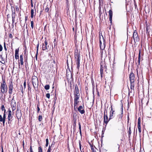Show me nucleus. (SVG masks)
Segmentation results:
<instances>
[{
    "label": "nucleus",
    "mask_w": 152,
    "mask_h": 152,
    "mask_svg": "<svg viewBox=\"0 0 152 152\" xmlns=\"http://www.w3.org/2000/svg\"><path fill=\"white\" fill-rule=\"evenodd\" d=\"M2 82L1 84L0 89H1V93L3 95L7 93V87L5 80L2 78Z\"/></svg>",
    "instance_id": "f257e3e1"
},
{
    "label": "nucleus",
    "mask_w": 152,
    "mask_h": 152,
    "mask_svg": "<svg viewBox=\"0 0 152 152\" xmlns=\"http://www.w3.org/2000/svg\"><path fill=\"white\" fill-rule=\"evenodd\" d=\"M75 60L77 64V68L79 69L80 67V54L78 50H77L75 51Z\"/></svg>",
    "instance_id": "f03ea898"
},
{
    "label": "nucleus",
    "mask_w": 152,
    "mask_h": 152,
    "mask_svg": "<svg viewBox=\"0 0 152 152\" xmlns=\"http://www.w3.org/2000/svg\"><path fill=\"white\" fill-rule=\"evenodd\" d=\"M32 82L33 86L36 90V88H37L39 84V81L37 77L36 76L32 77Z\"/></svg>",
    "instance_id": "7ed1b4c3"
},
{
    "label": "nucleus",
    "mask_w": 152,
    "mask_h": 152,
    "mask_svg": "<svg viewBox=\"0 0 152 152\" xmlns=\"http://www.w3.org/2000/svg\"><path fill=\"white\" fill-rule=\"evenodd\" d=\"M99 41L100 42V47L101 50H103L105 47V41L103 36L99 37Z\"/></svg>",
    "instance_id": "20e7f679"
},
{
    "label": "nucleus",
    "mask_w": 152,
    "mask_h": 152,
    "mask_svg": "<svg viewBox=\"0 0 152 152\" xmlns=\"http://www.w3.org/2000/svg\"><path fill=\"white\" fill-rule=\"evenodd\" d=\"M107 113V111L105 109L104 112V122L106 124L108 123L109 121L110 120H109V119H108Z\"/></svg>",
    "instance_id": "39448f33"
},
{
    "label": "nucleus",
    "mask_w": 152,
    "mask_h": 152,
    "mask_svg": "<svg viewBox=\"0 0 152 152\" xmlns=\"http://www.w3.org/2000/svg\"><path fill=\"white\" fill-rule=\"evenodd\" d=\"M14 96L11 101V107L12 109V111L13 113V111L16 109V103L14 99Z\"/></svg>",
    "instance_id": "423d86ee"
},
{
    "label": "nucleus",
    "mask_w": 152,
    "mask_h": 152,
    "mask_svg": "<svg viewBox=\"0 0 152 152\" xmlns=\"http://www.w3.org/2000/svg\"><path fill=\"white\" fill-rule=\"evenodd\" d=\"M9 88V93L10 94H11L12 92V91L13 89V85L12 81H11L9 84V85L8 86Z\"/></svg>",
    "instance_id": "0eeeda50"
},
{
    "label": "nucleus",
    "mask_w": 152,
    "mask_h": 152,
    "mask_svg": "<svg viewBox=\"0 0 152 152\" xmlns=\"http://www.w3.org/2000/svg\"><path fill=\"white\" fill-rule=\"evenodd\" d=\"M133 37L135 42H137L139 41V39L138 34L136 32L134 31L133 34Z\"/></svg>",
    "instance_id": "6e6552de"
},
{
    "label": "nucleus",
    "mask_w": 152,
    "mask_h": 152,
    "mask_svg": "<svg viewBox=\"0 0 152 152\" xmlns=\"http://www.w3.org/2000/svg\"><path fill=\"white\" fill-rule=\"evenodd\" d=\"M77 110L81 114H83L85 112L83 105V106L80 105L77 108Z\"/></svg>",
    "instance_id": "1a4fd4ad"
},
{
    "label": "nucleus",
    "mask_w": 152,
    "mask_h": 152,
    "mask_svg": "<svg viewBox=\"0 0 152 152\" xmlns=\"http://www.w3.org/2000/svg\"><path fill=\"white\" fill-rule=\"evenodd\" d=\"M134 75L133 72H131L129 75L130 80L131 83H133L134 78Z\"/></svg>",
    "instance_id": "9d476101"
},
{
    "label": "nucleus",
    "mask_w": 152,
    "mask_h": 152,
    "mask_svg": "<svg viewBox=\"0 0 152 152\" xmlns=\"http://www.w3.org/2000/svg\"><path fill=\"white\" fill-rule=\"evenodd\" d=\"M6 118V116H5V115H3L2 117V115L0 114V122H2L4 126V125Z\"/></svg>",
    "instance_id": "9b49d317"
},
{
    "label": "nucleus",
    "mask_w": 152,
    "mask_h": 152,
    "mask_svg": "<svg viewBox=\"0 0 152 152\" xmlns=\"http://www.w3.org/2000/svg\"><path fill=\"white\" fill-rule=\"evenodd\" d=\"M47 44H48V42L46 41H45L44 43L42 44V50H48V48L47 46Z\"/></svg>",
    "instance_id": "f8f14e48"
},
{
    "label": "nucleus",
    "mask_w": 152,
    "mask_h": 152,
    "mask_svg": "<svg viewBox=\"0 0 152 152\" xmlns=\"http://www.w3.org/2000/svg\"><path fill=\"white\" fill-rule=\"evenodd\" d=\"M114 112L115 111L113 110V108H112V106H111V111L110 113L109 120L112 119L113 118L114 113Z\"/></svg>",
    "instance_id": "ddd939ff"
},
{
    "label": "nucleus",
    "mask_w": 152,
    "mask_h": 152,
    "mask_svg": "<svg viewBox=\"0 0 152 152\" xmlns=\"http://www.w3.org/2000/svg\"><path fill=\"white\" fill-rule=\"evenodd\" d=\"M16 117H17L18 119L19 120V119L22 116V113L21 111H16Z\"/></svg>",
    "instance_id": "4468645a"
},
{
    "label": "nucleus",
    "mask_w": 152,
    "mask_h": 152,
    "mask_svg": "<svg viewBox=\"0 0 152 152\" xmlns=\"http://www.w3.org/2000/svg\"><path fill=\"white\" fill-rule=\"evenodd\" d=\"M8 115L7 117V119L8 120L10 121L11 119H12V112L11 110L9 109L8 111Z\"/></svg>",
    "instance_id": "2eb2a0df"
},
{
    "label": "nucleus",
    "mask_w": 152,
    "mask_h": 152,
    "mask_svg": "<svg viewBox=\"0 0 152 152\" xmlns=\"http://www.w3.org/2000/svg\"><path fill=\"white\" fill-rule=\"evenodd\" d=\"M109 20L111 22H112V18L113 16V12L111 10H110L109 11Z\"/></svg>",
    "instance_id": "dca6fc26"
},
{
    "label": "nucleus",
    "mask_w": 152,
    "mask_h": 152,
    "mask_svg": "<svg viewBox=\"0 0 152 152\" xmlns=\"http://www.w3.org/2000/svg\"><path fill=\"white\" fill-rule=\"evenodd\" d=\"M75 91L74 93V95H77L80 94L79 92V89L77 84L75 86Z\"/></svg>",
    "instance_id": "f3484780"
},
{
    "label": "nucleus",
    "mask_w": 152,
    "mask_h": 152,
    "mask_svg": "<svg viewBox=\"0 0 152 152\" xmlns=\"http://www.w3.org/2000/svg\"><path fill=\"white\" fill-rule=\"evenodd\" d=\"M19 49H16L15 50V58L16 59L19 58L18 55Z\"/></svg>",
    "instance_id": "a211bd4d"
},
{
    "label": "nucleus",
    "mask_w": 152,
    "mask_h": 152,
    "mask_svg": "<svg viewBox=\"0 0 152 152\" xmlns=\"http://www.w3.org/2000/svg\"><path fill=\"white\" fill-rule=\"evenodd\" d=\"M123 104H121V114H120L119 115H118V117H119V119H118V120H121V118H122V117H123Z\"/></svg>",
    "instance_id": "6ab92c4d"
},
{
    "label": "nucleus",
    "mask_w": 152,
    "mask_h": 152,
    "mask_svg": "<svg viewBox=\"0 0 152 152\" xmlns=\"http://www.w3.org/2000/svg\"><path fill=\"white\" fill-rule=\"evenodd\" d=\"M20 61L21 65H23V55H21L20 56Z\"/></svg>",
    "instance_id": "aec40b11"
},
{
    "label": "nucleus",
    "mask_w": 152,
    "mask_h": 152,
    "mask_svg": "<svg viewBox=\"0 0 152 152\" xmlns=\"http://www.w3.org/2000/svg\"><path fill=\"white\" fill-rule=\"evenodd\" d=\"M78 102L79 101H78L74 100V108L75 109V108H77V105Z\"/></svg>",
    "instance_id": "412c9836"
},
{
    "label": "nucleus",
    "mask_w": 152,
    "mask_h": 152,
    "mask_svg": "<svg viewBox=\"0 0 152 152\" xmlns=\"http://www.w3.org/2000/svg\"><path fill=\"white\" fill-rule=\"evenodd\" d=\"M134 90H129V95L130 96V95L131 94L132 96H133L134 95Z\"/></svg>",
    "instance_id": "4be33fe9"
},
{
    "label": "nucleus",
    "mask_w": 152,
    "mask_h": 152,
    "mask_svg": "<svg viewBox=\"0 0 152 152\" xmlns=\"http://www.w3.org/2000/svg\"><path fill=\"white\" fill-rule=\"evenodd\" d=\"M79 96L80 94H79L78 95H74V100L78 101L79 98Z\"/></svg>",
    "instance_id": "5701e85b"
},
{
    "label": "nucleus",
    "mask_w": 152,
    "mask_h": 152,
    "mask_svg": "<svg viewBox=\"0 0 152 152\" xmlns=\"http://www.w3.org/2000/svg\"><path fill=\"white\" fill-rule=\"evenodd\" d=\"M34 10L33 9H31V16L32 18H33L34 16Z\"/></svg>",
    "instance_id": "b1692460"
},
{
    "label": "nucleus",
    "mask_w": 152,
    "mask_h": 152,
    "mask_svg": "<svg viewBox=\"0 0 152 152\" xmlns=\"http://www.w3.org/2000/svg\"><path fill=\"white\" fill-rule=\"evenodd\" d=\"M15 14H12V23H14L15 21Z\"/></svg>",
    "instance_id": "393cba45"
},
{
    "label": "nucleus",
    "mask_w": 152,
    "mask_h": 152,
    "mask_svg": "<svg viewBox=\"0 0 152 152\" xmlns=\"http://www.w3.org/2000/svg\"><path fill=\"white\" fill-rule=\"evenodd\" d=\"M134 86L133 83H131L130 90H134Z\"/></svg>",
    "instance_id": "a878e982"
},
{
    "label": "nucleus",
    "mask_w": 152,
    "mask_h": 152,
    "mask_svg": "<svg viewBox=\"0 0 152 152\" xmlns=\"http://www.w3.org/2000/svg\"><path fill=\"white\" fill-rule=\"evenodd\" d=\"M140 118H139L138 119V127H140Z\"/></svg>",
    "instance_id": "bb28decb"
},
{
    "label": "nucleus",
    "mask_w": 152,
    "mask_h": 152,
    "mask_svg": "<svg viewBox=\"0 0 152 152\" xmlns=\"http://www.w3.org/2000/svg\"><path fill=\"white\" fill-rule=\"evenodd\" d=\"M45 88L46 90H48L50 88L49 85H45Z\"/></svg>",
    "instance_id": "cd10ccee"
},
{
    "label": "nucleus",
    "mask_w": 152,
    "mask_h": 152,
    "mask_svg": "<svg viewBox=\"0 0 152 152\" xmlns=\"http://www.w3.org/2000/svg\"><path fill=\"white\" fill-rule=\"evenodd\" d=\"M42 119V117L41 115H39V116L38 120L39 121H41Z\"/></svg>",
    "instance_id": "c85d7f7f"
},
{
    "label": "nucleus",
    "mask_w": 152,
    "mask_h": 152,
    "mask_svg": "<svg viewBox=\"0 0 152 152\" xmlns=\"http://www.w3.org/2000/svg\"><path fill=\"white\" fill-rule=\"evenodd\" d=\"M1 61L0 62L2 64H4L5 63V61L3 59V58L1 56Z\"/></svg>",
    "instance_id": "c756f323"
},
{
    "label": "nucleus",
    "mask_w": 152,
    "mask_h": 152,
    "mask_svg": "<svg viewBox=\"0 0 152 152\" xmlns=\"http://www.w3.org/2000/svg\"><path fill=\"white\" fill-rule=\"evenodd\" d=\"M46 144L45 146L47 147L48 145V138L46 139Z\"/></svg>",
    "instance_id": "7c9ffc66"
},
{
    "label": "nucleus",
    "mask_w": 152,
    "mask_h": 152,
    "mask_svg": "<svg viewBox=\"0 0 152 152\" xmlns=\"http://www.w3.org/2000/svg\"><path fill=\"white\" fill-rule=\"evenodd\" d=\"M49 10V8L48 7H46L45 10V11L46 12H48Z\"/></svg>",
    "instance_id": "2f4dec72"
},
{
    "label": "nucleus",
    "mask_w": 152,
    "mask_h": 152,
    "mask_svg": "<svg viewBox=\"0 0 152 152\" xmlns=\"http://www.w3.org/2000/svg\"><path fill=\"white\" fill-rule=\"evenodd\" d=\"M38 152H42V150L41 146L38 148Z\"/></svg>",
    "instance_id": "473e14b6"
},
{
    "label": "nucleus",
    "mask_w": 152,
    "mask_h": 152,
    "mask_svg": "<svg viewBox=\"0 0 152 152\" xmlns=\"http://www.w3.org/2000/svg\"><path fill=\"white\" fill-rule=\"evenodd\" d=\"M1 109L2 111H3L4 110H5L4 105H3L1 106Z\"/></svg>",
    "instance_id": "72a5a7b5"
},
{
    "label": "nucleus",
    "mask_w": 152,
    "mask_h": 152,
    "mask_svg": "<svg viewBox=\"0 0 152 152\" xmlns=\"http://www.w3.org/2000/svg\"><path fill=\"white\" fill-rule=\"evenodd\" d=\"M31 27L32 28H33L34 22L33 21H31Z\"/></svg>",
    "instance_id": "f704fd0d"
},
{
    "label": "nucleus",
    "mask_w": 152,
    "mask_h": 152,
    "mask_svg": "<svg viewBox=\"0 0 152 152\" xmlns=\"http://www.w3.org/2000/svg\"><path fill=\"white\" fill-rule=\"evenodd\" d=\"M11 11H15V8L13 6H11Z\"/></svg>",
    "instance_id": "c9c22d12"
},
{
    "label": "nucleus",
    "mask_w": 152,
    "mask_h": 152,
    "mask_svg": "<svg viewBox=\"0 0 152 152\" xmlns=\"http://www.w3.org/2000/svg\"><path fill=\"white\" fill-rule=\"evenodd\" d=\"M46 96L47 98L48 99H49L50 98V95L49 93L47 94H46Z\"/></svg>",
    "instance_id": "e433bc0d"
},
{
    "label": "nucleus",
    "mask_w": 152,
    "mask_h": 152,
    "mask_svg": "<svg viewBox=\"0 0 152 152\" xmlns=\"http://www.w3.org/2000/svg\"><path fill=\"white\" fill-rule=\"evenodd\" d=\"M37 113H39L40 110V108L39 107V105L37 104Z\"/></svg>",
    "instance_id": "4c0bfd02"
},
{
    "label": "nucleus",
    "mask_w": 152,
    "mask_h": 152,
    "mask_svg": "<svg viewBox=\"0 0 152 152\" xmlns=\"http://www.w3.org/2000/svg\"><path fill=\"white\" fill-rule=\"evenodd\" d=\"M51 151V148H50V145L49 147V148L47 152H50Z\"/></svg>",
    "instance_id": "58836bf2"
},
{
    "label": "nucleus",
    "mask_w": 152,
    "mask_h": 152,
    "mask_svg": "<svg viewBox=\"0 0 152 152\" xmlns=\"http://www.w3.org/2000/svg\"><path fill=\"white\" fill-rule=\"evenodd\" d=\"M78 125H79V130H81V126L80 123V122H79Z\"/></svg>",
    "instance_id": "ea45409f"
},
{
    "label": "nucleus",
    "mask_w": 152,
    "mask_h": 152,
    "mask_svg": "<svg viewBox=\"0 0 152 152\" xmlns=\"http://www.w3.org/2000/svg\"><path fill=\"white\" fill-rule=\"evenodd\" d=\"M4 49L5 50V51H7V48L6 47V46L5 42H4Z\"/></svg>",
    "instance_id": "a19ab883"
},
{
    "label": "nucleus",
    "mask_w": 152,
    "mask_h": 152,
    "mask_svg": "<svg viewBox=\"0 0 152 152\" xmlns=\"http://www.w3.org/2000/svg\"><path fill=\"white\" fill-rule=\"evenodd\" d=\"M129 135H130L131 133V131L130 127L129 128Z\"/></svg>",
    "instance_id": "79ce46f5"
},
{
    "label": "nucleus",
    "mask_w": 152,
    "mask_h": 152,
    "mask_svg": "<svg viewBox=\"0 0 152 152\" xmlns=\"http://www.w3.org/2000/svg\"><path fill=\"white\" fill-rule=\"evenodd\" d=\"M30 152H34L33 151L32 147L31 146H30Z\"/></svg>",
    "instance_id": "37998d69"
},
{
    "label": "nucleus",
    "mask_w": 152,
    "mask_h": 152,
    "mask_svg": "<svg viewBox=\"0 0 152 152\" xmlns=\"http://www.w3.org/2000/svg\"><path fill=\"white\" fill-rule=\"evenodd\" d=\"M140 51L139 53V57H138V61H139V63H140Z\"/></svg>",
    "instance_id": "c03bdc74"
},
{
    "label": "nucleus",
    "mask_w": 152,
    "mask_h": 152,
    "mask_svg": "<svg viewBox=\"0 0 152 152\" xmlns=\"http://www.w3.org/2000/svg\"><path fill=\"white\" fill-rule=\"evenodd\" d=\"M21 111V110L20 109V107L17 106V111Z\"/></svg>",
    "instance_id": "a18cd8bd"
},
{
    "label": "nucleus",
    "mask_w": 152,
    "mask_h": 152,
    "mask_svg": "<svg viewBox=\"0 0 152 152\" xmlns=\"http://www.w3.org/2000/svg\"><path fill=\"white\" fill-rule=\"evenodd\" d=\"M3 48L2 45H0V51H1L2 50Z\"/></svg>",
    "instance_id": "49530a36"
},
{
    "label": "nucleus",
    "mask_w": 152,
    "mask_h": 152,
    "mask_svg": "<svg viewBox=\"0 0 152 152\" xmlns=\"http://www.w3.org/2000/svg\"><path fill=\"white\" fill-rule=\"evenodd\" d=\"M138 127V130H139V132L140 133H141V127Z\"/></svg>",
    "instance_id": "de8ad7c7"
},
{
    "label": "nucleus",
    "mask_w": 152,
    "mask_h": 152,
    "mask_svg": "<svg viewBox=\"0 0 152 152\" xmlns=\"http://www.w3.org/2000/svg\"><path fill=\"white\" fill-rule=\"evenodd\" d=\"M79 147H80V150H81V145L80 143V141L79 140Z\"/></svg>",
    "instance_id": "09e8293b"
},
{
    "label": "nucleus",
    "mask_w": 152,
    "mask_h": 152,
    "mask_svg": "<svg viewBox=\"0 0 152 152\" xmlns=\"http://www.w3.org/2000/svg\"><path fill=\"white\" fill-rule=\"evenodd\" d=\"M3 111H4V113L3 115H5V116H6V110H4Z\"/></svg>",
    "instance_id": "8fccbe9b"
},
{
    "label": "nucleus",
    "mask_w": 152,
    "mask_h": 152,
    "mask_svg": "<svg viewBox=\"0 0 152 152\" xmlns=\"http://www.w3.org/2000/svg\"><path fill=\"white\" fill-rule=\"evenodd\" d=\"M23 85H24V88H25L26 87V83L25 81Z\"/></svg>",
    "instance_id": "3c124183"
},
{
    "label": "nucleus",
    "mask_w": 152,
    "mask_h": 152,
    "mask_svg": "<svg viewBox=\"0 0 152 152\" xmlns=\"http://www.w3.org/2000/svg\"><path fill=\"white\" fill-rule=\"evenodd\" d=\"M9 37L10 38H12V35L11 34H9Z\"/></svg>",
    "instance_id": "603ef678"
},
{
    "label": "nucleus",
    "mask_w": 152,
    "mask_h": 152,
    "mask_svg": "<svg viewBox=\"0 0 152 152\" xmlns=\"http://www.w3.org/2000/svg\"><path fill=\"white\" fill-rule=\"evenodd\" d=\"M38 53H36V54L35 56V58L36 60H37V55Z\"/></svg>",
    "instance_id": "864d4df0"
},
{
    "label": "nucleus",
    "mask_w": 152,
    "mask_h": 152,
    "mask_svg": "<svg viewBox=\"0 0 152 152\" xmlns=\"http://www.w3.org/2000/svg\"><path fill=\"white\" fill-rule=\"evenodd\" d=\"M146 31L147 33H148V34H149V32H148V29L147 28H146Z\"/></svg>",
    "instance_id": "5fc2aeb1"
},
{
    "label": "nucleus",
    "mask_w": 152,
    "mask_h": 152,
    "mask_svg": "<svg viewBox=\"0 0 152 152\" xmlns=\"http://www.w3.org/2000/svg\"><path fill=\"white\" fill-rule=\"evenodd\" d=\"M16 11H18L19 10V8L18 7H16Z\"/></svg>",
    "instance_id": "6e6d98bb"
},
{
    "label": "nucleus",
    "mask_w": 152,
    "mask_h": 152,
    "mask_svg": "<svg viewBox=\"0 0 152 152\" xmlns=\"http://www.w3.org/2000/svg\"><path fill=\"white\" fill-rule=\"evenodd\" d=\"M12 14H15V11H12Z\"/></svg>",
    "instance_id": "4d7b16f0"
},
{
    "label": "nucleus",
    "mask_w": 152,
    "mask_h": 152,
    "mask_svg": "<svg viewBox=\"0 0 152 152\" xmlns=\"http://www.w3.org/2000/svg\"><path fill=\"white\" fill-rule=\"evenodd\" d=\"M38 48L39 47H37V53L38 52Z\"/></svg>",
    "instance_id": "13d9d810"
},
{
    "label": "nucleus",
    "mask_w": 152,
    "mask_h": 152,
    "mask_svg": "<svg viewBox=\"0 0 152 152\" xmlns=\"http://www.w3.org/2000/svg\"><path fill=\"white\" fill-rule=\"evenodd\" d=\"M79 132H80V135L81 136V135H82L81 130H79Z\"/></svg>",
    "instance_id": "bf43d9fd"
},
{
    "label": "nucleus",
    "mask_w": 152,
    "mask_h": 152,
    "mask_svg": "<svg viewBox=\"0 0 152 152\" xmlns=\"http://www.w3.org/2000/svg\"><path fill=\"white\" fill-rule=\"evenodd\" d=\"M91 149L92 150H94V148H93V146H91Z\"/></svg>",
    "instance_id": "052dcab7"
},
{
    "label": "nucleus",
    "mask_w": 152,
    "mask_h": 152,
    "mask_svg": "<svg viewBox=\"0 0 152 152\" xmlns=\"http://www.w3.org/2000/svg\"><path fill=\"white\" fill-rule=\"evenodd\" d=\"M24 141H23V148H24Z\"/></svg>",
    "instance_id": "680f3d73"
},
{
    "label": "nucleus",
    "mask_w": 152,
    "mask_h": 152,
    "mask_svg": "<svg viewBox=\"0 0 152 152\" xmlns=\"http://www.w3.org/2000/svg\"><path fill=\"white\" fill-rule=\"evenodd\" d=\"M7 18H8L9 17H10V15L9 14H8L7 15Z\"/></svg>",
    "instance_id": "e2e57ef3"
},
{
    "label": "nucleus",
    "mask_w": 152,
    "mask_h": 152,
    "mask_svg": "<svg viewBox=\"0 0 152 152\" xmlns=\"http://www.w3.org/2000/svg\"><path fill=\"white\" fill-rule=\"evenodd\" d=\"M11 121V120L10 121H9L8 120V124H11V122H10Z\"/></svg>",
    "instance_id": "0e129e2a"
},
{
    "label": "nucleus",
    "mask_w": 152,
    "mask_h": 152,
    "mask_svg": "<svg viewBox=\"0 0 152 152\" xmlns=\"http://www.w3.org/2000/svg\"><path fill=\"white\" fill-rule=\"evenodd\" d=\"M39 42H38V43L37 45V47H39Z\"/></svg>",
    "instance_id": "69168bd1"
},
{
    "label": "nucleus",
    "mask_w": 152,
    "mask_h": 152,
    "mask_svg": "<svg viewBox=\"0 0 152 152\" xmlns=\"http://www.w3.org/2000/svg\"><path fill=\"white\" fill-rule=\"evenodd\" d=\"M27 18H28L27 17V16H26L25 17V20L26 21L27 20Z\"/></svg>",
    "instance_id": "338daca9"
},
{
    "label": "nucleus",
    "mask_w": 152,
    "mask_h": 152,
    "mask_svg": "<svg viewBox=\"0 0 152 152\" xmlns=\"http://www.w3.org/2000/svg\"><path fill=\"white\" fill-rule=\"evenodd\" d=\"M3 148H2V149H1V152H3Z\"/></svg>",
    "instance_id": "774afa93"
}]
</instances>
